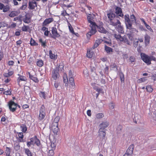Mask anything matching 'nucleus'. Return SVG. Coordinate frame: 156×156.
Listing matches in <instances>:
<instances>
[{
    "label": "nucleus",
    "instance_id": "obj_3",
    "mask_svg": "<svg viewBox=\"0 0 156 156\" xmlns=\"http://www.w3.org/2000/svg\"><path fill=\"white\" fill-rule=\"evenodd\" d=\"M124 18L127 28L129 30L133 29V30H136L135 28H132V24L130 23L131 21L129 15L127 14H125Z\"/></svg>",
    "mask_w": 156,
    "mask_h": 156
},
{
    "label": "nucleus",
    "instance_id": "obj_38",
    "mask_svg": "<svg viewBox=\"0 0 156 156\" xmlns=\"http://www.w3.org/2000/svg\"><path fill=\"white\" fill-rule=\"evenodd\" d=\"M18 136L19 138L21 139L20 140V141L21 142H23V139L24 137V135L23 133L22 132L18 133Z\"/></svg>",
    "mask_w": 156,
    "mask_h": 156
},
{
    "label": "nucleus",
    "instance_id": "obj_60",
    "mask_svg": "<svg viewBox=\"0 0 156 156\" xmlns=\"http://www.w3.org/2000/svg\"><path fill=\"white\" fill-rule=\"evenodd\" d=\"M14 62L12 60L9 61L8 62V65L9 66H12L14 65Z\"/></svg>",
    "mask_w": 156,
    "mask_h": 156
},
{
    "label": "nucleus",
    "instance_id": "obj_54",
    "mask_svg": "<svg viewBox=\"0 0 156 156\" xmlns=\"http://www.w3.org/2000/svg\"><path fill=\"white\" fill-rule=\"evenodd\" d=\"M103 116V114L102 113H99L97 114L96 115V117L98 119L101 118Z\"/></svg>",
    "mask_w": 156,
    "mask_h": 156
},
{
    "label": "nucleus",
    "instance_id": "obj_4",
    "mask_svg": "<svg viewBox=\"0 0 156 156\" xmlns=\"http://www.w3.org/2000/svg\"><path fill=\"white\" fill-rule=\"evenodd\" d=\"M46 115L45 108L44 105H42L39 110V115L38 119L40 121L43 119Z\"/></svg>",
    "mask_w": 156,
    "mask_h": 156
},
{
    "label": "nucleus",
    "instance_id": "obj_11",
    "mask_svg": "<svg viewBox=\"0 0 156 156\" xmlns=\"http://www.w3.org/2000/svg\"><path fill=\"white\" fill-rule=\"evenodd\" d=\"M18 75L19 77L17 79V82L18 85L20 86V82L21 81H26L27 80L26 77L23 76L21 75L20 74H18Z\"/></svg>",
    "mask_w": 156,
    "mask_h": 156
},
{
    "label": "nucleus",
    "instance_id": "obj_43",
    "mask_svg": "<svg viewBox=\"0 0 156 156\" xmlns=\"http://www.w3.org/2000/svg\"><path fill=\"white\" fill-rule=\"evenodd\" d=\"M17 12L15 11H12L9 14V16L11 17H14L16 16Z\"/></svg>",
    "mask_w": 156,
    "mask_h": 156
},
{
    "label": "nucleus",
    "instance_id": "obj_30",
    "mask_svg": "<svg viewBox=\"0 0 156 156\" xmlns=\"http://www.w3.org/2000/svg\"><path fill=\"white\" fill-rule=\"evenodd\" d=\"M150 37L147 35H146L145 36V43L146 45H147L150 43Z\"/></svg>",
    "mask_w": 156,
    "mask_h": 156
},
{
    "label": "nucleus",
    "instance_id": "obj_45",
    "mask_svg": "<svg viewBox=\"0 0 156 156\" xmlns=\"http://www.w3.org/2000/svg\"><path fill=\"white\" fill-rule=\"evenodd\" d=\"M29 28V27L28 26L24 25L22 27V30L23 31H27Z\"/></svg>",
    "mask_w": 156,
    "mask_h": 156
},
{
    "label": "nucleus",
    "instance_id": "obj_50",
    "mask_svg": "<svg viewBox=\"0 0 156 156\" xmlns=\"http://www.w3.org/2000/svg\"><path fill=\"white\" fill-rule=\"evenodd\" d=\"M68 27L70 32L72 34H74V31L73 29V27H72L70 23L68 25Z\"/></svg>",
    "mask_w": 156,
    "mask_h": 156
},
{
    "label": "nucleus",
    "instance_id": "obj_24",
    "mask_svg": "<svg viewBox=\"0 0 156 156\" xmlns=\"http://www.w3.org/2000/svg\"><path fill=\"white\" fill-rule=\"evenodd\" d=\"M130 23L132 24V27L133 23H136V18L133 14H132L130 16Z\"/></svg>",
    "mask_w": 156,
    "mask_h": 156
},
{
    "label": "nucleus",
    "instance_id": "obj_17",
    "mask_svg": "<svg viewBox=\"0 0 156 156\" xmlns=\"http://www.w3.org/2000/svg\"><path fill=\"white\" fill-rule=\"evenodd\" d=\"M134 146L133 144L129 146L126 151V153L132 156L134 149Z\"/></svg>",
    "mask_w": 156,
    "mask_h": 156
},
{
    "label": "nucleus",
    "instance_id": "obj_34",
    "mask_svg": "<svg viewBox=\"0 0 156 156\" xmlns=\"http://www.w3.org/2000/svg\"><path fill=\"white\" fill-rule=\"evenodd\" d=\"M24 150L25 154L27 156H33L32 153L29 149L25 148Z\"/></svg>",
    "mask_w": 156,
    "mask_h": 156
},
{
    "label": "nucleus",
    "instance_id": "obj_35",
    "mask_svg": "<svg viewBox=\"0 0 156 156\" xmlns=\"http://www.w3.org/2000/svg\"><path fill=\"white\" fill-rule=\"evenodd\" d=\"M27 6V3L23 2L22 6L20 7L19 9L21 10H25Z\"/></svg>",
    "mask_w": 156,
    "mask_h": 156
},
{
    "label": "nucleus",
    "instance_id": "obj_49",
    "mask_svg": "<svg viewBox=\"0 0 156 156\" xmlns=\"http://www.w3.org/2000/svg\"><path fill=\"white\" fill-rule=\"evenodd\" d=\"M54 150L53 149L50 150L48 153V156H53L54 154Z\"/></svg>",
    "mask_w": 156,
    "mask_h": 156
},
{
    "label": "nucleus",
    "instance_id": "obj_40",
    "mask_svg": "<svg viewBox=\"0 0 156 156\" xmlns=\"http://www.w3.org/2000/svg\"><path fill=\"white\" fill-rule=\"evenodd\" d=\"M39 41L41 43V45L44 48L46 46V42L45 41H43L42 38H40L39 40Z\"/></svg>",
    "mask_w": 156,
    "mask_h": 156
},
{
    "label": "nucleus",
    "instance_id": "obj_53",
    "mask_svg": "<svg viewBox=\"0 0 156 156\" xmlns=\"http://www.w3.org/2000/svg\"><path fill=\"white\" fill-rule=\"evenodd\" d=\"M34 60V58L33 57H30L29 59L27 61L28 63L30 65L31 63H32Z\"/></svg>",
    "mask_w": 156,
    "mask_h": 156
},
{
    "label": "nucleus",
    "instance_id": "obj_25",
    "mask_svg": "<svg viewBox=\"0 0 156 156\" xmlns=\"http://www.w3.org/2000/svg\"><path fill=\"white\" fill-rule=\"evenodd\" d=\"M20 128L23 133H25L27 130V127L25 124H22L20 126Z\"/></svg>",
    "mask_w": 156,
    "mask_h": 156
},
{
    "label": "nucleus",
    "instance_id": "obj_5",
    "mask_svg": "<svg viewBox=\"0 0 156 156\" xmlns=\"http://www.w3.org/2000/svg\"><path fill=\"white\" fill-rule=\"evenodd\" d=\"M18 104L15 103L14 101L10 100L8 103V106L10 111L12 112H14L16 110Z\"/></svg>",
    "mask_w": 156,
    "mask_h": 156
},
{
    "label": "nucleus",
    "instance_id": "obj_12",
    "mask_svg": "<svg viewBox=\"0 0 156 156\" xmlns=\"http://www.w3.org/2000/svg\"><path fill=\"white\" fill-rule=\"evenodd\" d=\"M30 140H31V142L33 143V144H36L37 146L40 145L41 143L40 140L37 138L36 135L34 137H32Z\"/></svg>",
    "mask_w": 156,
    "mask_h": 156
},
{
    "label": "nucleus",
    "instance_id": "obj_39",
    "mask_svg": "<svg viewBox=\"0 0 156 156\" xmlns=\"http://www.w3.org/2000/svg\"><path fill=\"white\" fill-rule=\"evenodd\" d=\"M105 50L108 53H110L112 51V49L111 48L106 45L105 46Z\"/></svg>",
    "mask_w": 156,
    "mask_h": 156
},
{
    "label": "nucleus",
    "instance_id": "obj_10",
    "mask_svg": "<svg viewBox=\"0 0 156 156\" xmlns=\"http://www.w3.org/2000/svg\"><path fill=\"white\" fill-rule=\"evenodd\" d=\"M57 69H55L53 70L51 74L52 77L55 80L58 78L59 76V74Z\"/></svg>",
    "mask_w": 156,
    "mask_h": 156
},
{
    "label": "nucleus",
    "instance_id": "obj_32",
    "mask_svg": "<svg viewBox=\"0 0 156 156\" xmlns=\"http://www.w3.org/2000/svg\"><path fill=\"white\" fill-rule=\"evenodd\" d=\"M29 78L35 83H37L39 82L38 79L33 75H32Z\"/></svg>",
    "mask_w": 156,
    "mask_h": 156
},
{
    "label": "nucleus",
    "instance_id": "obj_42",
    "mask_svg": "<svg viewBox=\"0 0 156 156\" xmlns=\"http://www.w3.org/2000/svg\"><path fill=\"white\" fill-rule=\"evenodd\" d=\"M119 76L121 82H123L124 81V74L122 73H120Z\"/></svg>",
    "mask_w": 156,
    "mask_h": 156
},
{
    "label": "nucleus",
    "instance_id": "obj_63",
    "mask_svg": "<svg viewBox=\"0 0 156 156\" xmlns=\"http://www.w3.org/2000/svg\"><path fill=\"white\" fill-rule=\"evenodd\" d=\"M73 73L71 70H70L69 72V78L73 77Z\"/></svg>",
    "mask_w": 156,
    "mask_h": 156
},
{
    "label": "nucleus",
    "instance_id": "obj_64",
    "mask_svg": "<svg viewBox=\"0 0 156 156\" xmlns=\"http://www.w3.org/2000/svg\"><path fill=\"white\" fill-rule=\"evenodd\" d=\"M90 69L91 72H94L95 71V68L94 66H90Z\"/></svg>",
    "mask_w": 156,
    "mask_h": 156
},
{
    "label": "nucleus",
    "instance_id": "obj_22",
    "mask_svg": "<svg viewBox=\"0 0 156 156\" xmlns=\"http://www.w3.org/2000/svg\"><path fill=\"white\" fill-rule=\"evenodd\" d=\"M50 58L52 59L56 60L57 58V55L52 53V51L51 50L49 51Z\"/></svg>",
    "mask_w": 156,
    "mask_h": 156
},
{
    "label": "nucleus",
    "instance_id": "obj_36",
    "mask_svg": "<svg viewBox=\"0 0 156 156\" xmlns=\"http://www.w3.org/2000/svg\"><path fill=\"white\" fill-rule=\"evenodd\" d=\"M30 44L31 46H37L38 45L37 43L32 38L30 39Z\"/></svg>",
    "mask_w": 156,
    "mask_h": 156
},
{
    "label": "nucleus",
    "instance_id": "obj_29",
    "mask_svg": "<svg viewBox=\"0 0 156 156\" xmlns=\"http://www.w3.org/2000/svg\"><path fill=\"white\" fill-rule=\"evenodd\" d=\"M118 16H119L122 17H123L124 16V15L122 12L121 9L118 7Z\"/></svg>",
    "mask_w": 156,
    "mask_h": 156
},
{
    "label": "nucleus",
    "instance_id": "obj_61",
    "mask_svg": "<svg viewBox=\"0 0 156 156\" xmlns=\"http://www.w3.org/2000/svg\"><path fill=\"white\" fill-rule=\"evenodd\" d=\"M24 22L26 23H29L30 22V20L29 18L26 17L24 20Z\"/></svg>",
    "mask_w": 156,
    "mask_h": 156
},
{
    "label": "nucleus",
    "instance_id": "obj_13",
    "mask_svg": "<svg viewBox=\"0 0 156 156\" xmlns=\"http://www.w3.org/2000/svg\"><path fill=\"white\" fill-rule=\"evenodd\" d=\"M51 33L54 38L59 37L60 35L58 32L57 28L55 27H52L51 30Z\"/></svg>",
    "mask_w": 156,
    "mask_h": 156
},
{
    "label": "nucleus",
    "instance_id": "obj_31",
    "mask_svg": "<svg viewBox=\"0 0 156 156\" xmlns=\"http://www.w3.org/2000/svg\"><path fill=\"white\" fill-rule=\"evenodd\" d=\"M69 81L72 87H75V84L74 83V78L73 77H69Z\"/></svg>",
    "mask_w": 156,
    "mask_h": 156
},
{
    "label": "nucleus",
    "instance_id": "obj_28",
    "mask_svg": "<svg viewBox=\"0 0 156 156\" xmlns=\"http://www.w3.org/2000/svg\"><path fill=\"white\" fill-rule=\"evenodd\" d=\"M55 69H57L58 71L62 72L64 70V66L62 64H60L58 67Z\"/></svg>",
    "mask_w": 156,
    "mask_h": 156
},
{
    "label": "nucleus",
    "instance_id": "obj_20",
    "mask_svg": "<svg viewBox=\"0 0 156 156\" xmlns=\"http://www.w3.org/2000/svg\"><path fill=\"white\" fill-rule=\"evenodd\" d=\"M102 41L103 40L102 39H98V40H97L95 41V42L94 43V45L93 46L92 48L94 49L97 48L99 44L102 42Z\"/></svg>",
    "mask_w": 156,
    "mask_h": 156
},
{
    "label": "nucleus",
    "instance_id": "obj_2",
    "mask_svg": "<svg viewBox=\"0 0 156 156\" xmlns=\"http://www.w3.org/2000/svg\"><path fill=\"white\" fill-rule=\"evenodd\" d=\"M107 15L111 24L114 26H116L117 25V20L115 12L110 10V12L108 13Z\"/></svg>",
    "mask_w": 156,
    "mask_h": 156
},
{
    "label": "nucleus",
    "instance_id": "obj_14",
    "mask_svg": "<svg viewBox=\"0 0 156 156\" xmlns=\"http://www.w3.org/2000/svg\"><path fill=\"white\" fill-rule=\"evenodd\" d=\"M54 21L52 18H49L45 19L42 23V26H47L48 24Z\"/></svg>",
    "mask_w": 156,
    "mask_h": 156
},
{
    "label": "nucleus",
    "instance_id": "obj_23",
    "mask_svg": "<svg viewBox=\"0 0 156 156\" xmlns=\"http://www.w3.org/2000/svg\"><path fill=\"white\" fill-rule=\"evenodd\" d=\"M91 84V86L93 87L94 89L97 92H100L102 90L101 89L98 87V86H96V83H92Z\"/></svg>",
    "mask_w": 156,
    "mask_h": 156
},
{
    "label": "nucleus",
    "instance_id": "obj_55",
    "mask_svg": "<svg viewBox=\"0 0 156 156\" xmlns=\"http://www.w3.org/2000/svg\"><path fill=\"white\" fill-rule=\"evenodd\" d=\"M135 59L136 58L134 56H131L129 57V60L131 62H134Z\"/></svg>",
    "mask_w": 156,
    "mask_h": 156
},
{
    "label": "nucleus",
    "instance_id": "obj_9",
    "mask_svg": "<svg viewBox=\"0 0 156 156\" xmlns=\"http://www.w3.org/2000/svg\"><path fill=\"white\" fill-rule=\"evenodd\" d=\"M37 7V4L34 1H29L28 2V8L30 10H34Z\"/></svg>",
    "mask_w": 156,
    "mask_h": 156
},
{
    "label": "nucleus",
    "instance_id": "obj_26",
    "mask_svg": "<svg viewBox=\"0 0 156 156\" xmlns=\"http://www.w3.org/2000/svg\"><path fill=\"white\" fill-rule=\"evenodd\" d=\"M60 118L59 116L56 117L54 119L52 124L53 125H58V122L59 121Z\"/></svg>",
    "mask_w": 156,
    "mask_h": 156
},
{
    "label": "nucleus",
    "instance_id": "obj_44",
    "mask_svg": "<svg viewBox=\"0 0 156 156\" xmlns=\"http://www.w3.org/2000/svg\"><path fill=\"white\" fill-rule=\"evenodd\" d=\"M3 12H5L9 11L10 9L9 6L8 5L5 6L4 7L3 9Z\"/></svg>",
    "mask_w": 156,
    "mask_h": 156
},
{
    "label": "nucleus",
    "instance_id": "obj_33",
    "mask_svg": "<svg viewBox=\"0 0 156 156\" xmlns=\"http://www.w3.org/2000/svg\"><path fill=\"white\" fill-rule=\"evenodd\" d=\"M44 65V62L42 60H39L37 62V65L39 67H41Z\"/></svg>",
    "mask_w": 156,
    "mask_h": 156
},
{
    "label": "nucleus",
    "instance_id": "obj_8",
    "mask_svg": "<svg viewBox=\"0 0 156 156\" xmlns=\"http://www.w3.org/2000/svg\"><path fill=\"white\" fill-rule=\"evenodd\" d=\"M118 40H119L121 41H122L126 43L128 45H130V42L126 38V36L125 35L123 37H122L120 35H118Z\"/></svg>",
    "mask_w": 156,
    "mask_h": 156
},
{
    "label": "nucleus",
    "instance_id": "obj_59",
    "mask_svg": "<svg viewBox=\"0 0 156 156\" xmlns=\"http://www.w3.org/2000/svg\"><path fill=\"white\" fill-rule=\"evenodd\" d=\"M127 36L128 37L129 39V40H130L131 41H132L133 40V37L131 34H127Z\"/></svg>",
    "mask_w": 156,
    "mask_h": 156
},
{
    "label": "nucleus",
    "instance_id": "obj_18",
    "mask_svg": "<svg viewBox=\"0 0 156 156\" xmlns=\"http://www.w3.org/2000/svg\"><path fill=\"white\" fill-rule=\"evenodd\" d=\"M109 125V122L107 121L103 122L100 125V128H102V129L105 130V129Z\"/></svg>",
    "mask_w": 156,
    "mask_h": 156
},
{
    "label": "nucleus",
    "instance_id": "obj_52",
    "mask_svg": "<svg viewBox=\"0 0 156 156\" xmlns=\"http://www.w3.org/2000/svg\"><path fill=\"white\" fill-rule=\"evenodd\" d=\"M41 98H43L44 99H45L46 97L45 94L44 92H41L39 94Z\"/></svg>",
    "mask_w": 156,
    "mask_h": 156
},
{
    "label": "nucleus",
    "instance_id": "obj_56",
    "mask_svg": "<svg viewBox=\"0 0 156 156\" xmlns=\"http://www.w3.org/2000/svg\"><path fill=\"white\" fill-rule=\"evenodd\" d=\"M51 149L55 150L56 147V145L55 143H51Z\"/></svg>",
    "mask_w": 156,
    "mask_h": 156
},
{
    "label": "nucleus",
    "instance_id": "obj_46",
    "mask_svg": "<svg viewBox=\"0 0 156 156\" xmlns=\"http://www.w3.org/2000/svg\"><path fill=\"white\" fill-rule=\"evenodd\" d=\"M5 153L6 155H8V154H10L11 153V149L9 147H6L5 151Z\"/></svg>",
    "mask_w": 156,
    "mask_h": 156
},
{
    "label": "nucleus",
    "instance_id": "obj_48",
    "mask_svg": "<svg viewBox=\"0 0 156 156\" xmlns=\"http://www.w3.org/2000/svg\"><path fill=\"white\" fill-rule=\"evenodd\" d=\"M61 15L65 16H69V14L67 13L66 10L64 9L61 12Z\"/></svg>",
    "mask_w": 156,
    "mask_h": 156
},
{
    "label": "nucleus",
    "instance_id": "obj_6",
    "mask_svg": "<svg viewBox=\"0 0 156 156\" xmlns=\"http://www.w3.org/2000/svg\"><path fill=\"white\" fill-rule=\"evenodd\" d=\"M140 57L141 59L147 65H149L151 64L149 56L145 53H141Z\"/></svg>",
    "mask_w": 156,
    "mask_h": 156
},
{
    "label": "nucleus",
    "instance_id": "obj_62",
    "mask_svg": "<svg viewBox=\"0 0 156 156\" xmlns=\"http://www.w3.org/2000/svg\"><path fill=\"white\" fill-rule=\"evenodd\" d=\"M145 80V79L144 78H142L139 79L138 80V83H140L143 82H144Z\"/></svg>",
    "mask_w": 156,
    "mask_h": 156
},
{
    "label": "nucleus",
    "instance_id": "obj_51",
    "mask_svg": "<svg viewBox=\"0 0 156 156\" xmlns=\"http://www.w3.org/2000/svg\"><path fill=\"white\" fill-rule=\"evenodd\" d=\"M0 25L1 27H7L8 26V24L4 22H0Z\"/></svg>",
    "mask_w": 156,
    "mask_h": 156
},
{
    "label": "nucleus",
    "instance_id": "obj_7",
    "mask_svg": "<svg viewBox=\"0 0 156 156\" xmlns=\"http://www.w3.org/2000/svg\"><path fill=\"white\" fill-rule=\"evenodd\" d=\"M103 23L102 22H101L100 23V25H97L96 28L97 27V28L99 32L103 34H106L107 31L103 27Z\"/></svg>",
    "mask_w": 156,
    "mask_h": 156
},
{
    "label": "nucleus",
    "instance_id": "obj_41",
    "mask_svg": "<svg viewBox=\"0 0 156 156\" xmlns=\"http://www.w3.org/2000/svg\"><path fill=\"white\" fill-rule=\"evenodd\" d=\"M8 90L7 91H5L4 92L3 94H4L6 95H10L12 94V90L11 88L9 89H8Z\"/></svg>",
    "mask_w": 156,
    "mask_h": 156
},
{
    "label": "nucleus",
    "instance_id": "obj_15",
    "mask_svg": "<svg viewBox=\"0 0 156 156\" xmlns=\"http://www.w3.org/2000/svg\"><path fill=\"white\" fill-rule=\"evenodd\" d=\"M105 130L102 129V128H100L98 131V135L100 138L104 139L105 136Z\"/></svg>",
    "mask_w": 156,
    "mask_h": 156
},
{
    "label": "nucleus",
    "instance_id": "obj_58",
    "mask_svg": "<svg viewBox=\"0 0 156 156\" xmlns=\"http://www.w3.org/2000/svg\"><path fill=\"white\" fill-rule=\"evenodd\" d=\"M30 140V141H28L27 143V145L28 147H30L31 145H33V143H32V142H31V140Z\"/></svg>",
    "mask_w": 156,
    "mask_h": 156
},
{
    "label": "nucleus",
    "instance_id": "obj_57",
    "mask_svg": "<svg viewBox=\"0 0 156 156\" xmlns=\"http://www.w3.org/2000/svg\"><path fill=\"white\" fill-rule=\"evenodd\" d=\"M149 58H150V62H151V61H152V60H153V61H156V58L155 57L153 56H152V55H150L149 56Z\"/></svg>",
    "mask_w": 156,
    "mask_h": 156
},
{
    "label": "nucleus",
    "instance_id": "obj_21",
    "mask_svg": "<svg viewBox=\"0 0 156 156\" xmlns=\"http://www.w3.org/2000/svg\"><path fill=\"white\" fill-rule=\"evenodd\" d=\"M51 129L54 133L57 134L58 130V125L52 124Z\"/></svg>",
    "mask_w": 156,
    "mask_h": 156
},
{
    "label": "nucleus",
    "instance_id": "obj_19",
    "mask_svg": "<svg viewBox=\"0 0 156 156\" xmlns=\"http://www.w3.org/2000/svg\"><path fill=\"white\" fill-rule=\"evenodd\" d=\"M94 54V52L92 51L91 48L87 50V57L90 58H92Z\"/></svg>",
    "mask_w": 156,
    "mask_h": 156
},
{
    "label": "nucleus",
    "instance_id": "obj_16",
    "mask_svg": "<svg viewBox=\"0 0 156 156\" xmlns=\"http://www.w3.org/2000/svg\"><path fill=\"white\" fill-rule=\"evenodd\" d=\"M118 31L119 33L123 34L124 33L123 26L121 25L119 21L118 20Z\"/></svg>",
    "mask_w": 156,
    "mask_h": 156
},
{
    "label": "nucleus",
    "instance_id": "obj_27",
    "mask_svg": "<svg viewBox=\"0 0 156 156\" xmlns=\"http://www.w3.org/2000/svg\"><path fill=\"white\" fill-rule=\"evenodd\" d=\"M13 73L14 72L13 71H9L8 73H4L3 76L5 77H9L12 76Z\"/></svg>",
    "mask_w": 156,
    "mask_h": 156
},
{
    "label": "nucleus",
    "instance_id": "obj_37",
    "mask_svg": "<svg viewBox=\"0 0 156 156\" xmlns=\"http://www.w3.org/2000/svg\"><path fill=\"white\" fill-rule=\"evenodd\" d=\"M146 89L147 92L149 93L152 92L153 90V89L151 85H147L146 86Z\"/></svg>",
    "mask_w": 156,
    "mask_h": 156
},
{
    "label": "nucleus",
    "instance_id": "obj_47",
    "mask_svg": "<svg viewBox=\"0 0 156 156\" xmlns=\"http://www.w3.org/2000/svg\"><path fill=\"white\" fill-rule=\"evenodd\" d=\"M63 78L64 83H67L68 82V79L67 76L66 74H65L64 75Z\"/></svg>",
    "mask_w": 156,
    "mask_h": 156
},
{
    "label": "nucleus",
    "instance_id": "obj_1",
    "mask_svg": "<svg viewBox=\"0 0 156 156\" xmlns=\"http://www.w3.org/2000/svg\"><path fill=\"white\" fill-rule=\"evenodd\" d=\"M87 20L88 22L90 23V31L87 33V37H90L92 35L95 34L97 32L96 29V26L97 24L95 23L92 21L91 16H87Z\"/></svg>",
    "mask_w": 156,
    "mask_h": 156
}]
</instances>
